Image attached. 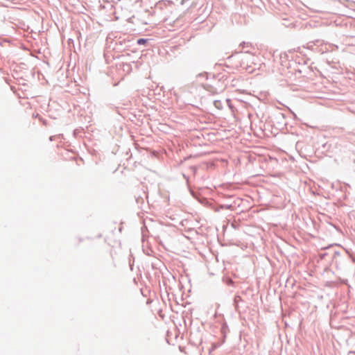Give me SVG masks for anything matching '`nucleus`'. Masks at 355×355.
<instances>
[{
  "instance_id": "nucleus-3",
  "label": "nucleus",
  "mask_w": 355,
  "mask_h": 355,
  "mask_svg": "<svg viewBox=\"0 0 355 355\" xmlns=\"http://www.w3.org/2000/svg\"><path fill=\"white\" fill-rule=\"evenodd\" d=\"M190 0H182L181 1V4L182 5H184V4H186L187 2H189Z\"/></svg>"
},
{
  "instance_id": "nucleus-6",
  "label": "nucleus",
  "mask_w": 355,
  "mask_h": 355,
  "mask_svg": "<svg viewBox=\"0 0 355 355\" xmlns=\"http://www.w3.org/2000/svg\"><path fill=\"white\" fill-rule=\"evenodd\" d=\"M3 41L0 39V44H2Z\"/></svg>"
},
{
  "instance_id": "nucleus-2",
  "label": "nucleus",
  "mask_w": 355,
  "mask_h": 355,
  "mask_svg": "<svg viewBox=\"0 0 355 355\" xmlns=\"http://www.w3.org/2000/svg\"><path fill=\"white\" fill-rule=\"evenodd\" d=\"M315 42H322L321 44H329L327 42V43H324V40L322 39H320V38L313 40L310 41L307 44H309L310 43L314 44Z\"/></svg>"
},
{
  "instance_id": "nucleus-1",
  "label": "nucleus",
  "mask_w": 355,
  "mask_h": 355,
  "mask_svg": "<svg viewBox=\"0 0 355 355\" xmlns=\"http://www.w3.org/2000/svg\"><path fill=\"white\" fill-rule=\"evenodd\" d=\"M128 41V42L131 43V44H145L150 39H146V38H137L132 36H128L127 39H124L125 41Z\"/></svg>"
},
{
  "instance_id": "nucleus-4",
  "label": "nucleus",
  "mask_w": 355,
  "mask_h": 355,
  "mask_svg": "<svg viewBox=\"0 0 355 355\" xmlns=\"http://www.w3.org/2000/svg\"><path fill=\"white\" fill-rule=\"evenodd\" d=\"M123 43L122 41H119V42H116L115 44H119V45H121Z\"/></svg>"
},
{
  "instance_id": "nucleus-5",
  "label": "nucleus",
  "mask_w": 355,
  "mask_h": 355,
  "mask_svg": "<svg viewBox=\"0 0 355 355\" xmlns=\"http://www.w3.org/2000/svg\"><path fill=\"white\" fill-rule=\"evenodd\" d=\"M239 44L245 45V44H250L249 43H246L245 42H242Z\"/></svg>"
}]
</instances>
